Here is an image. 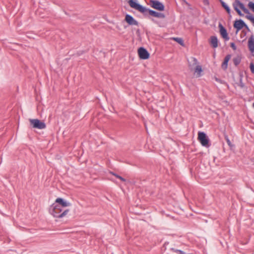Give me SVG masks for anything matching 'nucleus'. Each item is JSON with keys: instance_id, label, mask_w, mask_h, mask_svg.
<instances>
[{"instance_id": "obj_1", "label": "nucleus", "mask_w": 254, "mask_h": 254, "mask_svg": "<svg viewBox=\"0 0 254 254\" xmlns=\"http://www.w3.org/2000/svg\"><path fill=\"white\" fill-rule=\"evenodd\" d=\"M69 212V209L63 210L61 206L56 203H53L49 208V212L54 217L63 218Z\"/></svg>"}, {"instance_id": "obj_2", "label": "nucleus", "mask_w": 254, "mask_h": 254, "mask_svg": "<svg viewBox=\"0 0 254 254\" xmlns=\"http://www.w3.org/2000/svg\"><path fill=\"white\" fill-rule=\"evenodd\" d=\"M233 6L234 10L237 12L238 14L241 16H243L244 15L243 13H242L240 9H242L244 13L247 14L248 15L250 14L249 10L239 0H235L233 3Z\"/></svg>"}, {"instance_id": "obj_3", "label": "nucleus", "mask_w": 254, "mask_h": 254, "mask_svg": "<svg viewBox=\"0 0 254 254\" xmlns=\"http://www.w3.org/2000/svg\"><path fill=\"white\" fill-rule=\"evenodd\" d=\"M144 9H145V10L142 11L141 13H143L144 15H146L147 14H148L149 15L151 16L161 19H164L166 17L165 15L163 13L157 12L155 10L150 9L149 8H147L145 6L144 7Z\"/></svg>"}, {"instance_id": "obj_4", "label": "nucleus", "mask_w": 254, "mask_h": 254, "mask_svg": "<svg viewBox=\"0 0 254 254\" xmlns=\"http://www.w3.org/2000/svg\"><path fill=\"white\" fill-rule=\"evenodd\" d=\"M197 139L203 146L208 147L210 145L208 137L204 132H198Z\"/></svg>"}, {"instance_id": "obj_5", "label": "nucleus", "mask_w": 254, "mask_h": 254, "mask_svg": "<svg viewBox=\"0 0 254 254\" xmlns=\"http://www.w3.org/2000/svg\"><path fill=\"white\" fill-rule=\"evenodd\" d=\"M29 121L30 124V126H32L33 128L42 129L46 128V124L40 120L37 119H30Z\"/></svg>"}, {"instance_id": "obj_6", "label": "nucleus", "mask_w": 254, "mask_h": 254, "mask_svg": "<svg viewBox=\"0 0 254 254\" xmlns=\"http://www.w3.org/2000/svg\"><path fill=\"white\" fill-rule=\"evenodd\" d=\"M149 4L151 7L158 11H162L165 10L164 4L158 0H150Z\"/></svg>"}, {"instance_id": "obj_7", "label": "nucleus", "mask_w": 254, "mask_h": 254, "mask_svg": "<svg viewBox=\"0 0 254 254\" xmlns=\"http://www.w3.org/2000/svg\"><path fill=\"white\" fill-rule=\"evenodd\" d=\"M137 53L140 59L147 60L150 57V54L144 47H140L137 50Z\"/></svg>"}, {"instance_id": "obj_8", "label": "nucleus", "mask_w": 254, "mask_h": 254, "mask_svg": "<svg viewBox=\"0 0 254 254\" xmlns=\"http://www.w3.org/2000/svg\"><path fill=\"white\" fill-rule=\"evenodd\" d=\"M128 3L131 8L138 10L140 12L145 10L144 9V6L138 3L137 0H128Z\"/></svg>"}, {"instance_id": "obj_9", "label": "nucleus", "mask_w": 254, "mask_h": 254, "mask_svg": "<svg viewBox=\"0 0 254 254\" xmlns=\"http://www.w3.org/2000/svg\"><path fill=\"white\" fill-rule=\"evenodd\" d=\"M218 27L219 29V32L222 38L224 39L225 41H228L230 38L228 35L227 29L222 25L221 23H219Z\"/></svg>"}, {"instance_id": "obj_10", "label": "nucleus", "mask_w": 254, "mask_h": 254, "mask_svg": "<svg viewBox=\"0 0 254 254\" xmlns=\"http://www.w3.org/2000/svg\"><path fill=\"white\" fill-rule=\"evenodd\" d=\"M233 26L236 29L237 32L242 30L247 24L242 19H237L234 22Z\"/></svg>"}, {"instance_id": "obj_11", "label": "nucleus", "mask_w": 254, "mask_h": 254, "mask_svg": "<svg viewBox=\"0 0 254 254\" xmlns=\"http://www.w3.org/2000/svg\"><path fill=\"white\" fill-rule=\"evenodd\" d=\"M124 20L129 25H136L138 26L139 24L138 22L131 15L127 14L125 16Z\"/></svg>"}, {"instance_id": "obj_12", "label": "nucleus", "mask_w": 254, "mask_h": 254, "mask_svg": "<svg viewBox=\"0 0 254 254\" xmlns=\"http://www.w3.org/2000/svg\"><path fill=\"white\" fill-rule=\"evenodd\" d=\"M248 48L249 51L252 54V55L254 56V35H251V37L249 38L248 43Z\"/></svg>"}, {"instance_id": "obj_13", "label": "nucleus", "mask_w": 254, "mask_h": 254, "mask_svg": "<svg viewBox=\"0 0 254 254\" xmlns=\"http://www.w3.org/2000/svg\"><path fill=\"white\" fill-rule=\"evenodd\" d=\"M54 203H56L57 204H59V205L61 206V207H65L66 206H68L70 205V203L67 202L66 201L64 198L61 197H58L57 198Z\"/></svg>"}, {"instance_id": "obj_14", "label": "nucleus", "mask_w": 254, "mask_h": 254, "mask_svg": "<svg viewBox=\"0 0 254 254\" xmlns=\"http://www.w3.org/2000/svg\"><path fill=\"white\" fill-rule=\"evenodd\" d=\"M209 43L213 48H216L218 46V40L217 37L215 36H211L209 40Z\"/></svg>"}, {"instance_id": "obj_15", "label": "nucleus", "mask_w": 254, "mask_h": 254, "mask_svg": "<svg viewBox=\"0 0 254 254\" xmlns=\"http://www.w3.org/2000/svg\"><path fill=\"white\" fill-rule=\"evenodd\" d=\"M231 55L230 54L227 55L224 58V61L221 64V68L225 70L228 67V63L230 60Z\"/></svg>"}, {"instance_id": "obj_16", "label": "nucleus", "mask_w": 254, "mask_h": 254, "mask_svg": "<svg viewBox=\"0 0 254 254\" xmlns=\"http://www.w3.org/2000/svg\"><path fill=\"white\" fill-rule=\"evenodd\" d=\"M125 163L139 168L141 167L140 163L136 161V160H126Z\"/></svg>"}, {"instance_id": "obj_17", "label": "nucleus", "mask_w": 254, "mask_h": 254, "mask_svg": "<svg viewBox=\"0 0 254 254\" xmlns=\"http://www.w3.org/2000/svg\"><path fill=\"white\" fill-rule=\"evenodd\" d=\"M191 60H192V64L189 63V66L192 69L193 67L196 65L197 63V60L195 58L191 57Z\"/></svg>"}, {"instance_id": "obj_18", "label": "nucleus", "mask_w": 254, "mask_h": 254, "mask_svg": "<svg viewBox=\"0 0 254 254\" xmlns=\"http://www.w3.org/2000/svg\"><path fill=\"white\" fill-rule=\"evenodd\" d=\"M221 5L228 14L230 13V12H231L230 8L224 1L221 2Z\"/></svg>"}, {"instance_id": "obj_19", "label": "nucleus", "mask_w": 254, "mask_h": 254, "mask_svg": "<svg viewBox=\"0 0 254 254\" xmlns=\"http://www.w3.org/2000/svg\"><path fill=\"white\" fill-rule=\"evenodd\" d=\"M109 173L110 174H112V175L115 176L117 178H118L121 181L123 182H125L126 181V179H125L124 178L122 177V176L118 175L117 174L113 172H112V171H110L109 172Z\"/></svg>"}, {"instance_id": "obj_20", "label": "nucleus", "mask_w": 254, "mask_h": 254, "mask_svg": "<svg viewBox=\"0 0 254 254\" xmlns=\"http://www.w3.org/2000/svg\"><path fill=\"white\" fill-rule=\"evenodd\" d=\"M234 64L235 66L238 65L241 61V58L238 56L233 59Z\"/></svg>"}, {"instance_id": "obj_21", "label": "nucleus", "mask_w": 254, "mask_h": 254, "mask_svg": "<svg viewBox=\"0 0 254 254\" xmlns=\"http://www.w3.org/2000/svg\"><path fill=\"white\" fill-rule=\"evenodd\" d=\"M173 40L177 42L178 44H179L180 45L184 46V41L183 39L181 38H173Z\"/></svg>"}, {"instance_id": "obj_22", "label": "nucleus", "mask_w": 254, "mask_h": 254, "mask_svg": "<svg viewBox=\"0 0 254 254\" xmlns=\"http://www.w3.org/2000/svg\"><path fill=\"white\" fill-rule=\"evenodd\" d=\"M239 76H240V80H239V86H240L241 88H244L245 86V84H244V83H243V82L242 81V79L243 77V75L242 72H240Z\"/></svg>"}, {"instance_id": "obj_23", "label": "nucleus", "mask_w": 254, "mask_h": 254, "mask_svg": "<svg viewBox=\"0 0 254 254\" xmlns=\"http://www.w3.org/2000/svg\"><path fill=\"white\" fill-rule=\"evenodd\" d=\"M224 138L225 140L226 141L228 145L230 146L231 148H232V147L234 146V145L232 144L228 137V136L226 134L224 135Z\"/></svg>"}, {"instance_id": "obj_24", "label": "nucleus", "mask_w": 254, "mask_h": 254, "mask_svg": "<svg viewBox=\"0 0 254 254\" xmlns=\"http://www.w3.org/2000/svg\"><path fill=\"white\" fill-rule=\"evenodd\" d=\"M170 250L173 252L177 253V254H185V253L180 250L176 249L174 248H172L170 249Z\"/></svg>"}, {"instance_id": "obj_25", "label": "nucleus", "mask_w": 254, "mask_h": 254, "mask_svg": "<svg viewBox=\"0 0 254 254\" xmlns=\"http://www.w3.org/2000/svg\"><path fill=\"white\" fill-rule=\"evenodd\" d=\"M195 72L197 74H200V73L202 71V67L201 65H197L195 67Z\"/></svg>"}, {"instance_id": "obj_26", "label": "nucleus", "mask_w": 254, "mask_h": 254, "mask_svg": "<svg viewBox=\"0 0 254 254\" xmlns=\"http://www.w3.org/2000/svg\"><path fill=\"white\" fill-rule=\"evenodd\" d=\"M249 8L254 12V2L253 1H250L248 4Z\"/></svg>"}, {"instance_id": "obj_27", "label": "nucleus", "mask_w": 254, "mask_h": 254, "mask_svg": "<svg viewBox=\"0 0 254 254\" xmlns=\"http://www.w3.org/2000/svg\"><path fill=\"white\" fill-rule=\"evenodd\" d=\"M246 17L254 24V16L252 14H247Z\"/></svg>"}, {"instance_id": "obj_28", "label": "nucleus", "mask_w": 254, "mask_h": 254, "mask_svg": "<svg viewBox=\"0 0 254 254\" xmlns=\"http://www.w3.org/2000/svg\"><path fill=\"white\" fill-rule=\"evenodd\" d=\"M250 68L252 73H254V64L251 63L250 64Z\"/></svg>"}, {"instance_id": "obj_29", "label": "nucleus", "mask_w": 254, "mask_h": 254, "mask_svg": "<svg viewBox=\"0 0 254 254\" xmlns=\"http://www.w3.org/2000/svg\"><path fill=\"white\" fill-rule=\"evenodd\" d=\"M230 47L232 48L233 50H236L237 49L236 46L234 42H232L230 43Z\"/></svg>"}, {"instance_id": "obj_30", "label": "nucleus", "mask_w": 254, "mask_h": 254, "mask_svg": "<svg viewBox=\"0 0 254 254\" xmlns=\"http://www.w3.org/2000/svg\"><path fill=\"white\" fill-rule=\"evenodd\" d=\"M85 52V51H80L76 53V55L77 56H80Z\"/></svg>"}, {"instance_id": "obj_31", "label": "nucleus", "mask_w": 254, "mask_h": 254, "mask_svg": "<svg viewBox=\"0 0 254 254\" xmlns=\"http://www.w3.org/2000/svg\"><path fill=\"white\" fill-rule=\"evenodd\" d=\"M136 34L138 37H140V30L139 29H137L136 30Z\"/></svg>"}, {"instance_id": "obj_32", "label": "nucleus", "mask_w": 254, "mask_h": 254, "mask_svg": "<svg viewBox=\"0 0 254 254\" xmlns=\"http://www.w3.org/2000/svg\"><path fill=\"white\" fill-rule=\"evenodd\" d=\"M204 3L205 4H209L208 0H204Z\"/></svg>"}, {"instance_id": "obj_33", "label": "nucleus", "mask_w": 254, "mask_h": 254, "mask_svg": "<svg viewBox=\"0 0 254 254\" xmlns=\"http://www.w3.org/2000/svg\"><path fill=\"white\" fill-rule=\"evenodd\" d=\"M244 28H245L246 30H247L248 31H250V29L247 25V26H245Z\"/></svg>"}, {"instance_id": "obj_34", "label": "nucleus", "mask_w": 254, "mask_h": 254, "mask_svg": "<svg viewBox=\"0 0 254 254\" xmlns=\"http://www.w3.org/2000/svg\"><path fill=\"white\" fill-rule=\"evenodd\" d=\"M222 183L223 184H226L228 183V182L227 181H226L225 182H222Z\"/></svg>"}, {"instance_id": "obj_35", "label": "nucleus", "mask_w": 254, "mask_h": 254, "mask_svg": "<svg viewBox=\"0 0 254 254\" xmlns=\"http://www.w3.org/2000/svg\"><path fill=\"white\" fill-rule=\"evenodd\" d=\"M183 2H184L185 3H186V4H188V3L187 2V1L186 0H182Z\"/></svg>"}, {"instance_id": "obj_36", "label": "nucleus", "mask_w": 254, "mask_h": 254, "mask_svg": "<svg viewBox=\"0 0 254 254\" xmlns=\"http://www.w3.org/2000/svg\"><path fill=\"white\" fill-rule=\"evenodd\" d=\"M251 162H253L254 164V160L251 159L250 160Z\"/></svg>"}, {"instance_id": "obj_37", "label": "nucleus", "mask_w": 254, "mask_h": 254, "mask_svg": "<svg viewBox=\"0 0 254 254\" xmlns=\"http://www.w3.org/2000/svg\"><path fill=\"white\" fill-rule=\"evenodd\" d=\"M219 0L220 2L221 3V2H222V1H223L222 0Z\"/></svg>"}, {"instance_id": "obj_38", "label": "nucleus", "mask_w": 254, "mask_h": 254, "mask_svg": "<svg viewBox=\"0 0 254 254\" xmlns=\"http://www.w3.org/2000/svg\"><path fill=\"white\" fill-rule=\"evenodd\" d=\"M253 107L254 108V102L253 104Z\"/></svg>"}, {"instance_id": "obj_39", "label": "nucleus", "mask_w": 254, "mask_h": 254, "mask_svg": "<svg viewBox=\"0 0 254 254\" xmlns=\"http://www.w3.org/2000/svg\"><path fill=\"white\" fill-rule=\"evenodd\" d=\"M215 159H213V162H215Z\"/></svg>"}]
</instances>
